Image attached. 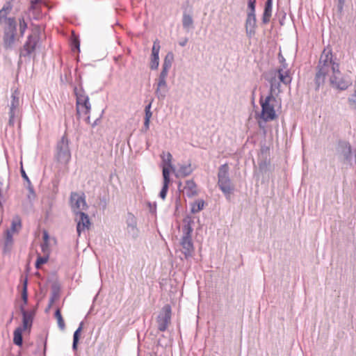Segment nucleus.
<instances>
[{"instance_id": "obj_36", "label": "nucleus", "mask_w": 356, "mask_h": 356, "mask_svg": "<svg viewBox=\"0 0 356 356\" xmlns=\"http://www.w3.org/2000/svg\"><path fill=\"white\" fill-rule=\"evenodd\" d=\"M43 240H44V244L42 245V249H44V247L47 245V243H48V240H49V234L47 231L43 232Z\"/></svg>"}, {"instance_id": "obj_22", "label": "nucleus", "mask_w": 356, "mask_h": 356, "mask_svg": "<svg viewBox=\"0 0 356 356\" xmlns=\"http://www.w3.org/2000/svg\"><path fill=\"white\" fill-rule=\"evenodd\" d=\"M24 331L22 327H19L16 328L13 333V342L17 346H22V332Z\"/></svg>"}, {"instance_id": "obj_2", "label": "nucleus", "mask_w": 356, "mask_h": 356, "mask_svg": "<svg viewBox=\"0 0 356 356\" xmlns=\"http://www.w3.org/2000/svg\"><path fill=\"white\" fill-rule=\"evenodd\" d=\"M13 6L10 2H7L0 10V24L4 19L5 26L3 28V45L5 48H10L15 42L16 34V20L15 17H7L10 12Z\"/></svg>"}, {"instance_id": "obj_9", "label": "nucleus", "mask_w": 356, "mask_h": 356, "mask_svg": "<svg viewBox=\"0 0 356 356\" xmlns=\"http://www.w3.org/2000/svg\"><path fill=\"white\" fill-rule=\"evenodd\" d=\"M171 320V307L169 305H165L159 314L157 323L160 331L164 332L168 328Z\"/></svg>"}, {"instance_id": "obj_7", "label": "nucleus", "mask_w": 356, "mask_h": 356, "mask_svg": "<svg viewBox=\"0 0 356 356\" xmlns=\"http://www.w3.org/2000/svg\"><path fill=\"white\" fill-rule=\"evenodd\" d=\"M21 229L22 220L19 216H16L12 220L10 227L6 232L4 245L7 248L12 247L13 244V236L17 234Z\"/></svg>"}, {"instance_id": "obj_37", "label": "nucleus", "mask_w": 356, "mask_h": 356, "mask_svg": "<svg viewBox=\"0 0 356 356\" xmlns=\"http://www.w3.org/2000/svg\"><path fill=\"white\" fill-rule=\"evenodd\" d=\"M22 177L26 179H28V177L27 175H26L25 172L24 170H22Z\"/></svg>"}, {"instance_id": "obj_23", "label": "nucleus", "mask_w": 356, "mask_h": 356, "mask_svg": "<svg viewBox=\"0 0 356 356\" xmlns=\"http://www.w3.org/2000/svg\"><path fill=\"white\" fill-rule=\"evenodd\" d=\"M204 202L202 200H199L193 202L191 205V212L195 213L203 209Z\"/></svg>"}, {"instance_id": "obj_4", "label": "nucleus", "mask_w": 356, "mask_h": 356, "mask_svg": "<svg viewBox=\"0 0 356 356\" xmlns=\"http://www.w3.org/2000/svg\"><path fill=\"white\" fill-rule=\"evenodd\" d=\"M228 171L229 167L227 164L222 165L219 168L218 184L222 193L225 195L229 196L232 194L234 188L228 177Z\"/></svg>"}, {"instance_id": "obj_6", "label": "nucleus", "mask_w": 356, "mask_h": 356, "mask_svg": "<svg viewBox=\"0 0 356 356\" xmlns=\"http://www.w3.org/2000/svg\"><path fill=\"white\" fill-rule=\"evenodd\" d=\"M70 204L74 214L84 213L88 209L84 193L79 194L76 192H72L70 194Z\"/></svg>"}, {"instance_id": "obj_31", "label": "nucleus", "mask_w": 356, "mask_h": 356, "mask_svg": "<svg viewBox=\"0 0 356 356\" xmlns=\"http://www.w3.org/2000/svg\"><path fill=\"white\" fill-rule=\"evenodd\" d=\"M256 0H248V14L255 15Z\"/></svg>"}, {"instance_id": "obj_34", "label": "nucleus", "mask_w": 356, "mask_h": 356, "mask_svg": "<svg viewBox=\"0 0 356 356\" xmlns=\"http://www.w3.org/2000/svg\"><path fill=\"white\" fill-rule=\"evenodd\" d=\"M40 2V0H33L31 1L30 10H34L35 12L39 13L38 3Z\"/></svg>"}, {"instance_id": "obj_20", "label": "nucleus", "mask_w": 356, "mask_h": 356, "mask_svg": "<svg viewBox=\"0 0 356 356\" xmlns=\"http://www.w3.org/2000/svg\"><path fill=\"white\" fill-rule=\"evenodd\" d=\"M184 192L188 197H193L197 195V185L193 180H188L186 181L185 186L184 187Z\"/></svg>"}, {"instance_id": "obj_18", "label": "nucleus", "mask_w": 356, "mask_h": 356, "mask_svg": "<svg viewBox=\"0 0 356 356\" xmlns=\"http://www.w3.org/2000/svg\"><path fill=\"white\" fill-rule=\"evenodd\" d=\"M277 77L279 79L280 82L288 85L291 81V76L290 72L287 70L284 69H279L277 71Z\"/></svg>"}, {"instance_id": "obj_17", "label": "nucleus", "mask_w": 356, "mask_h": 356, "mask_svg": "<svg viewBox=\"0 0 356 356\" xmlns=\"http://www.w3.org/2000/svg\"><path fill=\"white\" fill-rule=\"evenodd\" d=\"M161 156L163 161L162 172L163 173L164 170H167L168 176L170 177V170L172 168V154L170 152H163Z\"/></svg>"}, {"instance_id": "obj_11", "label": "nucleus", "mask_w": 356, "mask_h": 356, "mask_svg": "<svg viewBox=\"0 0 356 356\" xmlns=\"http://www.w3.org/2000/svg\"><path fill=\"white\" fill-rule=\"evenodd\" d=\"M75 215V220L77 222L76 232L78 235L80 236L82 232H84L90 229L91 226V222L90 220L89 216L85 213H80Z\"/></svg>"}, {"instance_id": "obj_24", "label": "nucleus", "mask_w": 356, "mask_h": 356, "mask_svg": "<svg viewBox=\"0 0 356 356\" xmlns=\"http://www.w3.org/2000/svg\"><path fill=\"white\" fill-rule=\"evenodd\" d=\"M18 22L20 36L23 37L26 32V30L27 29L28 25L24 17H19L18 19Z\"/></svg>"}, {"instance_id": "obj_35", "label": "nucleus", "mask_w": 356, "mask_h": 356, "mask_svg": "<svg viewBox=\"0 0 356 356\" xmlns=\"http://www.w3.org/2000/svg\"><path fill=\"white\" fill-rule=\"evenodd\" d=\"M47 257H39L35 262V267L39 268L42 264L47 263Z\"/></svg>"}, {"instance_id": "obj_14", "label": "nucleus", "mask_w": 356, "mask_h": 356, "mask_svg": "<svg viewBox=\"0 0 356 356\" xmlns=\"http://www.w3.org/2000/svg\"><path fill=\"white\" fill-rule=\"evenodd\" d=\"M20 311L23 316L22 329L24 330L30 329L32 326L34 312L31 311H26L23 305L20 306Z\"/></svg>"}, {"instance_id": "obj_8", "label": "nucleus", "mask_w": 356, "mask_h": 356, "mask_svg": "<svg viewBox=\"0 0 356 356\" xmlns=\"http://www.w3.org/2000/svg\"><path fill=\"white\" fill-rule=\"evenodd\" d=\"M341 161L345 164L353 165L356 163V150L353 149L350 143L343 142L340 144Z\"/></svg>"}, {"instance_id": "obj_1", "label": "nucleus", "mask_w": 356, "mask_h": 356, "mask_svg": "<svg viewBox=\"0 0 356 356\" xmlns=\"http://www.w3.org/2000/svg\"><path fill=\"white\" fill-rule=\"evenodd\" d=\"M327 76L332 87L337 89L343 90L351 85L350 79L343 76L339 69V64L333 61L330 49H324L321 55L316 76L317 83H323Z\"/></svg>"}, {"instance_id": "obj_26", "label": "nucleus", "mask_w": 356, "mask_h": 356, "mask_svg": "<svg viewBox=\"0 0 356 356\" xmlns=\"http://www.w3.org/2000/svg\"><path fill=\"white\" fill-rule=\"evenodd\" d=\"M82 329H83V323H81L79 325V327H78V329L74 333V336H73V348L74 350H76V348H77V343H78V341H79V335H80V334H81V332L82 331Z\"/></svg>"}, {"instance_id": "obj_16", "label": "nucleus", "mask_w": 356, "mask_h": 356, "mask_svg": "<svg viewBox=\"0 0 356 356\" xmlns=\"http://www.w3.org/2000/svg\"><path fill=\"white\" fill-rule=\"evenodd\" d=\"M38 42V35H30L28 37L27 41L25 42L24 45V49L28 54H30L35 51Z\"/></svg>"}, {"instance_id": "obj_13", "label": "nucleus", "mask_w": 356, "mask_h": 356, "mask_svg": "<svg viewBox=\"0 0 356 356\" xmlns=\"http://www.w3.org/2000/svg\"><path fill=\"white\" fill-rule=\"evenodd\" d=\"M181 245L182 247V252L186 258L192 254V252H193V245L190 236V232H188L187 234L182 238Z\"/></svg>"}, {"instance_id": "obj_33", "label": "nucleus", "mask_w": 356, "mask_h": 356, "mask_svg": "<svg viewBox=\"0 0 356 356\" xmlns=\"http://www.w3.org/2000/svg\"><path fill=\"white\" fill-rule=\"evenodd\" d=\"M166 88L165 79L159 78V81L157 86L156 93L160 92L161 90H165Z\"/></svg>"}, {"instance_id": "obj_29", "label": "nucleus", "mask_w": 356, "mask_h": 356, "mask_svg": "<svg viewBox=\"0 0 356 356\" xmlns=\"http://www.w3.org/2000/svg\"><path fill=\"white\" fill-rule=\"evenodd\" d=\"M151 108V103H149L147 106H145V126L147 129L149 127V120L152 117V112L150 111Z\"/></svg>"}, {"instance_id": "obj_19", "label": "nucleus", "mask_w": 356, "mask_h": 356, "mask_svg": "<svg viewBox=\"0 0 356 356\" xmlns=\"http://www.w3.org/2000/svg\"><path fill=\"white\" fill-rule=\"evenodd\" d=\"M273 0H267L265 3V8L262 17V22L264 24H268L272 15Z\"/></svg>"}, {"instance_id": "obj_21", "label": "nucleus", "mask_w": 356, "mask_h": 356, "mask_svg": "<svg viewBox=\"0 0 356 356\" xmlns=\"http://www.w3.org/2000/svg\"><path fill=\"white\" fill-rule=\"evenodd\" d=\"M163 188L160 192V197L162 198V200H165L166 197V195L168 190V185L170 184V177L168 176V173L167 170H163Z\"/></svg>"}, {"instance_id": "obj_15", "label": "nucleus", "mask_w": 356, "mask_h": 356, "mask_svg": "<svg viewBox=\"0 0 356 356\" xmlns=\"http://www.w3.org/2000/svg\"><path fill=\"white\" fill-rule=\"evenodd\" d=\"M160 51V44L156 40L154 42V44L152 47V62H151V68L152 69H156L159 66V54Z\"/></svg>"}, {"instance_id": "obj_5", "label": "nucleus", "mask_w": 356, "mask_h": 356, "mask_svg": "<svg viewBox=\"0 0 356 356\" xmlns=\"http://www.w3.org/2000/svg\"><path fill=\"white\" fill-rule=\"evenodd\" d=\"M76 113L79 116H86L88 122H90L88 114L91 109L89 98L83 92L76 93Z\"/></svg>"}, {"instance_id": "obj_25", "label": "nucleus", "mask_w": 356, "mask_h": 356, "mask_svg": "<svg viewBox=\"0 0 356 356\" xmlns=\"http://www.w3.org/2000/svg\"><path fill=\"white\" fill-rule=\"evenodd\" d=\"M21 297L23 300L24 305H22L24 307L27 304L28 302V291H27V280H25L23 283L22 290L21 293Z\"/></svg>"}, {"instance_id": "obj_3", "label": "nucleus", "mask_w": 356, "mask_h": 356, "mask_svg": "<svg viewBox=\"0 0 356 356\" xmlns=\"http://www.w3.org/2000/svg\"><path fill=\"white\" fill-rule=\"evenodd\" d=\"M280 82L277 81V77L275 76L270 80V89L269 95L265 98H260L259 103L261 106V116L265 121L273 120L276 118V113L275 110V104L276 99L273 96V93L276 90H279Z\"/></svg>"}, {"instance_id": "obj_27", "label": "nucleus", "mask_w": 356, "mask_h": 356, "mask_svg": "<svg viewBox=\"0 0 356 356\" xmlns=\"http://www.w3.org/2000/svg\"><path fill=\"white\" fill-rule=\"evenodd\" d=\"M55 318L57 320L58 327L61 330H64L65 327V321L62 317L61 312L59 309H58L55 312Z\"/></svg>"}, {"instance_id": "obj_10", "label": "nucleus", "mask_w": 356, "mask_h": 356, "mask_svg": "<svg viewBox=\"0 0 356 356\" xmlns=\"http://www.w3.org/2000/svg\"><path fill=\"white\" fill-rule=\"evenodd\" d=\"M70 157L69 141L67 136H63L58 145V159L61 162L67 163Z\"/></svg>"}, {"instance_id": "obj_30", "label": "nucleus", "mask_w": 356, "mask_h": 356, "mask_svg": "<svg viewBox=\"0 0 356 356\" xmlns=\"http://www.w3.org/2000/svg\"><path fill=\"white\" fill-rule=\"evenodd\" d=\"M168 56H167L165 59V61H164V63H163V70H162V71L161 72V74H160V76H159V78L163 79L166 78L167 74H168V69L170 67V63H167Z\"/></svg>"}, {"instance_id": "obj_28", "label": "nucleus", "mask_w": 356, "mask_h": 356, "mask_svg": "<svg viewBox=\"0 0 356 356\" xmlns=\"http://www.w3.org/2000/svg\"><path fill=\"white\" fill-rule=\"evenodd\" d=\"M18 104V99L15 96L13 95V100L11 102L10 111V121H12L15 115V109Z\"/></svg>"}, {"instance_id": "obj_12", "label": "nucleus", "mask_w": 356, "mask_h": 356, "mask_svg": "<svg viewBox=\"0 0 356 356\" xmlns=\"http://www.w3.org/2000/svg\"><path fill=\"white\" fill-rule=\"evenodd\" d=\"M256 24V15L252 14H247L245 26L248 37L251 38L255 34V29L257 26Z\"/></svg>"}, {"instance_id": "obj_32", "label": "nucleus", "mask_w": 356, "mask_h": 356, "mask_svg": "<svg viewBox=\"0 0 356 356\" xmlns=\"http://www.w3.org/2000/svg\"><path fill=\"white\" fill-rule=\"evenodd\" d=\"M193 24V19L188 15H184L183 17V26L184 27H190Z\"/></svg>"}]
</instances>
